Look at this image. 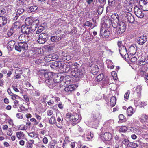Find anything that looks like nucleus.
<instances>
[{
  "instance_id": "1",
  "label": "nucleus",
  "mask_w": 148,
  "mask_h": 148,
  "mask_svg": "<svg viewBox=\"0 0 148 148\" xmlns=\"http://www.w3.org/2000/svg\"><path fill=\"white\" fill-rule=\"evenodd\" d=\"M92 124L95 125L94 127L98 126L99 124V120L101 119V114L98 110L94 111L92 112Z\"/></svg>"
},
{
  "instance_id": "2",
  "label": "nucleus",
  "mask_w": 148,
  "mask_h": 148,
  "mask_svg": "<svg viewBox=\"0 0 148 148\" xmlns=\"http://www.w3.org/2000/svg\"><path fill=\"white\" fill-rule=\"evenodd\" d=\"M126 25L125 23L122 21H118V26L117 29L115 31V36L121 35L125 31Z\"/></svg>"
},
{
  "instance_id": "3",
  "label": "nucleus",
  "mask_w": 148,
  "mask_h": 148,
  "mask_svg": "<svg viewBox=\"0 0 148 148\" xmlns=\"http://www.w3.org/2000/svg\"><path fill=\"white\" fill-rule=\"evenodd\" d=\"M60 76L57 75V77L54 78L50 80H45V82L49 88H53L57 85L58 83L60 81Z\"/></svg>"
},
{
  "instance_id": "4",
  "label": "nucleus",
  "mask_w": 148,
  "mask_h": 148,
  "mask_svg": "<svg viewBox=\"0 0 148 148\" xmlns=\"http://www.w3.org/2000/svg\"><path fill=\"white\" fill-rule=\"evenodd\" d=\"M84 69L82 67H80L79 69L75 68L73 71V76L76 78L82 77L85 73Z\"/></svg>"
},
{
  "instance_id": "5",
  "label": "nucleus",
  "mask_w": 148,
  "mask_h": 148,
  "mask_svg": "<svg viewBox=\"0 0 148 148\" xmlns=\"http://www.w3.org/2000/svg\"><path fill=\"white\" fill-rule=\"evenodd\" d=\"M27 42H18V45L15 46V49L19 52H21V50L24 51L27 50L28 46Z\"/></svg>"
},
{
  "instance_id": "6",
  "label": "nucleus",
  "mask_w": 148,
  "mask_h": 148,
  "mask_svg": "<svg viewBox=\"0 0 148 148\" xmlns=\"http://www.w3.org/2000/svg\"><path fill=\"white\" fill-rule=\"evenodd\" d=\"M48 39V34L47 33H42L38 35L37 42L41 44L45 43Z\"/></svg>"
},
{
  "instance_id": "7",
  "label": "nucleus",
  "mask_w": 148,
  "mask_h": 148,
  "mask_svg": "<svg viewBox=\"0 0 148 148\" xmlns=\"http://www.w3.org/2000/svg\"><path fill=\"white\" fill-rule=\"evenodd\" d=\"M21 32L23 33L28 35L33 32V30L31 26L29 25H22L21 27Z\"/></svg>"
},
{
  "instance_id": "8",
  "label": "nucleus",
  "mask_w": 148,
  "mask_h": 148,
  "mask_svg": "<svg viewBox=\"0 0 148 148\" xmlns=\"http://www.w3.org/2000/svg\"><path fill=\"white\" fill-rule=\"evenodd\" d=\"M134 10V13L137 17L141 18L143 17L144 15L142 11L138 6H135Z\"/></svg>"
},
{
  "instance_id": "9",
  "label": "nucleus",
  "mask_w": 148,
  "mask_h": 148,
  "mask_svg": "<svg viewBox=\"0 0 148 148\" xmlns=\"http://www.w3.org/2000/svg\"><path fill=\"white\" fill-rule=\"evenodd\" d=\"M119 51L120 55L125 59H126L129 58V55L127 53L125 47H123V48L119 49Z\"/></svg>"
},
{
  "instance_id": "10",
  "label": "nucleus",
  "mask_w": 148,
  "mask_h": 148,
  "mask_svg": "<svg viewBox=\"0 0 148 148\" xmlns=\"http://www.w3.org/2000/svg\"><path fill=\"white\" fill-rule=\"evenodd\" d=\"M31 38L29 35L23 33L21 34L18 37L20 41H22L24 42H28L31 39Z\"/></svg>"
},
{
  "instance_id": "11",
  "label": "nucleus",
  "mask_w": 148,
  "mask_h": 148,
  "mask_svg": "<svg viewBox=\"0 0 148 148\" xmlns=\"http://www.w3.org/2000/svg\"><path fill=\"white\" fill-rule=\"evenodd\" d=\"M71 119L73 122H76L77 123H78L80 121L81 117L80 115L73 112L71 116Z\"/></svg>"
},
{
  "instance_id": "12",
  "label": "nucleus",
  "mask_w": 148,
  "mask_h": 148,
  "mask_svg": "<svg viewBox=\"0 0 148 148\" xmlns=\"http://www.w3.org/2000/svg\"><path fill=\"white\" fill-rule=\"evenodd\" d=\"M139 3L141 8L144 11H148V2L142 0H140Z\"/></svg>"
},
{
  "instance_id": "13",
  "label": "nucleus",
  "mask_w": 148,
  "mask_h": 148,
  "mask_svg": "<svg viewBox=\"0 0 148 148\" xmlns=\"http://www.w3.org/2000/svg\"><path fill=\"white\" fill-rule=\"evenodd\" d=\"M110 32L108 30H106L105 28L102 27L100 29V34L101 35L105 38H108L110 35Z\"/></svg>"
},
{
  "instance_id": "14",
  "label": "nucleus",
  "mask_w": 148,
  "mask_h": 148,
  "mask_svg": "<svg viewBox=\"0 0 148 148\" xmlns=\"http://www.w3.org/2000/svg\"><path fill=\"white\" fill-rule=\"evenodd\" d=\"M123 15L127 18L128 21L130 23H133L134 19V17L129 12H126L125 11H123Z\"/></svg>"
},
{
  "instance_id": "15",
  "label": "nucleus",
  "mask_w": 148,
  "mask_h": 148,
  "mask_svg": "<svg viewBox=\"0 0 148 148\" xmlns=\"http://www.w3.org/2000/svg\"><path fill=\"white\" fill-rule=\"evenodd\" d=\"M112 134L109 132H106L101 136V138L103 141H109L112 139Z\"/></svg>"
},
{
  "instance_id": "16",
  "label": "nucleus",
  "mask_w": 148,
  "mask_h": 148,
  "mask_svg": "<svg viewBox=\"0 0 148 148\" xmlns=\"http://www.w3.org/2000/svg\"><path fill=\"white\" fill-rule=\"evenodd\" d=\"M61 64L60 69H63V70H64L66 72L69 71L70 68V66L69 63H65L61 62Z\"/></svg>"
},
{
  "instance_id": "17",
  "label": "nucleus",
  "mask_w": 148,
  "mask_h": 148,
  "mask_svg": "<svg viewBox=\"0 0 148 148\" xmlns=\"http://www.w3.org/2000/svg\"><path fill=\"white\" fill-rule=\"evenodd\" d=\"M17 71L21 72V73L23 74V75L24 77H29L30 75V70L28 69L24 68L19 70L17 69Z\"/></svg>"
},
{
  "instance_id": "18",
  "label": "nucleus",
  "mask_w": 148,
  "mask_h": 148,
  "mask_svg": "<svg viewBox=\"0 0 148 148\" xmlns=\"http://www.w3.org/2000/svg\"><path fill=\"white\" fill-rule=\"evenodd\" d=\"M61 62H53L50 65V67L54 69H56L58 68L60 69L61 66Z\"/></svg>"
},
{
  "instance_id": "19",
  "label": "nucleus",
  "mask_w": 148,
  "mask_h": 148,
  "mask_svg": "<svg viewBox=\"0 0 148 148\" xmlns=\"http://www.w3.org/2000/svg\"><path fill=\"white\" fill-rule=\"evenodd\" d=\"M147 39L146 36H141L138 39L137 42L140 45H142L146 42Z\"/></svg>"
},
{
  "instance_id": "20",
  "label": "nucleus",
  "mask_w": 148,
  "mask_h": 148,
  "mask_svg": "<svg viewBox=\"0 0 148 148\" xmlns=\"http://www.w3.org/2000/svg\"><path fill=\"white\" fill-rule=\"evenodd\" d=\"M7 19L5 16H0V27H2L7 23Z\"/></svg>"
},
{
  "instance_id": "21",
  "label": "nucleus",
  "mask_w": 148,
  "mask_h": 148,
  "mask_svg": "<svg viewBox=\"0 0 148 148\" xmlns=\"http://www.w3.org/2000/svg\"><path fill=\"white\" fill-rule=\"evenodd\" d=\"M24 8L19 7L18 9L17 12V14L16 16H15L14 18V20H16L20 15L22 14L24 11Z\"/></svg>"
},
{
  "instance_id": "22",
  "label": "nucleus",
  "mask_w": 148,
  "mask_h": 148,
  "mask_svg": "<svg viewBox=\"0 0 148 148\" xmlns=\"http://www.w3.org/2000/svg\"><path fill=\"white\" fill-rule=\"evenodd\" d=\"M75 88V86L74 85H70L66 87L64 90L67 92L69 93L73 91Z\"/></svg>"
},
{
  "instance_id": "23",
  "label": "nucleus",
  "mask_w": 148,
  "mask_h": 148,
  "mask_svg": "<svg viewBox=\"0 0 148 148\" xmlns=\"http://www.w3.org/2000/svg\"><path fill=\"white\" fill-rule=\"evenodd\" d=\"M137 49V47L136 45H132L129 49V50L130 52V53L132 55H134L136 52Z\"/></svg>"
},
{
  "instance_id": "24",
  "label": "nucleus",
  "mask_w": 148,
  "mask_h": 148,
  "mask_svg": "<svg viewBox=\"0 0 148 148\" xmlns=\"http://www.w3.org/2000/svg\"><path fill=\"white\" fill-rule=\"evenodd\" d=\"M63 37V36L61 35L58 36H53L51 37V40L52 42H57L61 40Z\"/></svg>"
},
{
  "instance_id": "25",
  "label": "nucleus",
  "mask_w": 148,
  "mask_h": 148,
  "mask_svg": "<svg viewBox=\"0 0 148 148\" xmlns=\"http://www.w3.org/2000/svg\"><path fill=\"white\" fill-rule=\"evenodd\" d=\"M24 1L22 0H18L17 1V5L19 7L24 8L25 7L26 4L24 2Z\"/></svg>"
},
{
  "instance_id": "26",
  "label": "nucleus",
  "mask_w": 148,
  "mask_h": 148,
  "mask_svg": "<svg viewBox=\"0 0 148 148\" xmlns=\"http://www.w3.org/2000/svg\"><path fill=\"white\" fill-rule=\"evenodd\" d=\"M16 135L19 139H22L25 138V135L21 131L16 132Z\"/></svg>"
},
{
  "instance_id": "27",
  "label": "nucleus",
  "mask_w": 148,
  "mask_h": 148,
  "mask_svg": "<svg viewBox=\"0 0 148 148\" xmlns=\"http://www.w3.org/2000/svg\"><path fill=\"white\" fill-rule=\"evenodd\" d=\"M60 79H61V78H60ZM66 77H65L64 79H62V80L60 79V81L58 83L57 85H58L60 87H61L64 86L66 84Z\"/></svg>"
},
{
  "instance_id": "28",
  "label": "nucleus",
  "mask_w": 148,
  "mask_h": 148,
  "mask_svg": "<svg viewBox=\"0 0 148 148\" xmlns=\"http://www.w3.org/2000/svg\"><path fill=\"white\" fill-rule=\"evenodd\" d=\"M82 26L84 27L86 26L88 27H90L91 29L94 27V26H92V23L88 21H86L84 23L83 25Z\"/></svg>"
},
{
  "instance_id": "29",
  "label": "nucleus",
  "mask_w": 148,
  "mask_h": 148,
  "mask_svg": "<svg viewBox=\"0 0 148 148\" xmlns=\"http://www.w3.org/2000/svg\"><path fill=\"white\" fill-rule=\"evenodd\" d=\"M70 142L69 138L68 137H66L64 141L62 146L63 148H66V146Z\"/></svg>"
},
{
  "instance_id": "30",
  "label": "nucleus",
  "mask_w": 148,
  "mask_h": 148,
  "mask_svg": "<svg viewBox=\"0 0 148 148\" xmlns=\"http://www.w3.org/2000/svg\"><path fill=\"white\" fill-rule=\"evenodd\" d=\"M116 102V97L115 96L112 97L110 99V104L111 106H114Z\"/></svg>"
},
{
  "instance_id": "31",
  "label": "nucleus",
  "mask_w": 148,
  "mask_h": 148,
  "mask_svg": "<svg viewBox=\"0 0 148 148\" xmlns=\"http://www.w3.org/2000/svg\"><path fill=\"white\" fill-rule=\"evenodd\" d=\"M122 8V6L120 4H119L116 7V11L119 12L120 14L121 13V14L123 15V11H124V10H123Z\"/></svg>"
},
{
  "instance_id": "32",
  "label": "nucleus",
  "mask_w": 148,
  "mask_h": 148,
  "mask_svg": "<svg viewBox=\"0 0 148 148\" xmlns=\"http://www.w3.org/2000/svg\"><path fill=\"white\" fill-rule=\"evenodd\" d=\"M61 58L62 60L63 61H68L71 59V57L69 55H62V58Z\"/></svg>"
},
{
  "instance_id": "33",
  "label": "nucleus",
  "mask_w": 148,
  "mask_h": 148,
  "mask_svg": "<svg viewBox=\"0 0 148 148\" xmlns=\"http://www.w3.org/2000/svg\"><path fill=\"white\" fill-rule=\"evenodd\" d=\"M138 146V145L137 143L133 142L129 143L127 145V146L128 147H131L133 148H136Z\"/></svg>"
},
{
  "instance_id": "34",
  "label": "nucleus",
  "mask_w": 148,
  "mask_h": 148,
  "mask_svg": "<svg viewBox=\"0 0 148 148\" xmlns=\"http://www.w3.org/2000/svg\"><path fill=\"white\" fill-rule=\"evenodd\" d=\"M127 114L128 116H131L133 113V110L132 107H129L127 110Z\"/></svg>"
},
{
  "instance_id": "35",
  "label": "nucleus",
  "mask_w": 148,
  "mask_h": 148,
  "mask_svg": "<svg viewBox=\"0 0 148 148\" xmlns=\"http://www.w3.org/2000/svg\"><path fill=\"white\" fill-rule=\"evenodd\" d=\"M91 70L92 73H97L99 71V69L97 65H94L93 67H91Z\"/></svg>"
},
{
  "instance_id": "36",
  "label": "nucleus",
  "mask_w": 148,
  "mask_h": 148,
  "mask_svg": "<svg viewBox=\"0 0 148 148\" xmlns=\"http://www.w3.org/2000/svg\"><path fill=\"white\" fill-rule=\"evenodd\" d=\"M136 103L137 106L140 107H143L146 105V103L145 102L141 101L140 100H138L136 102Z\"/></svg>"
},
{
  "instance_id": "37",
  "label": "nucleus",
  "mask_w": 148,
  "mask_h": 148,
  "mask_svg": "<svg viewBox=\"0 0 148 148\" xmlns=\"http://www.w3.org/2000/svg\"><path fill=\"white\" fill-rule=\"evenodd\" d=\"M148 63V62L145 58V59L142 60H141L139 61V63L138 64L139 65L141 66V65H144Z\"/></svg>"
},
{
  "instance_id": "38",
  "label": "nucleus",
  "mask_w": 148,
  "mask_h": 148,
  "mask_svg": "<svg viewBox=\"0 0 148 148\" xmlns=\"http://www.w3.org/2000/svg\"><path fill=\"white\" fill-rule=\"evenodd\" d=\"M38 7L36 5L31 6L29 8V10L30 12H34L37 10L38 9Z\"/></svg>"
},
{
  "instance_id": "39",
  "label": "nucleus",
  "mask_w": 148,
  "mask_h": 148,
  "mask_svg": "<svg viewBox=\"0 0 148 148\" xmlns=\"http://www.w3.org/2000/svg\"><path fill=\"white\" fill-rule=\"evenodd\" d=\"M53 75V73L51 72H49L45 73L44 74V77L45 78H48L52 77Z\"/></svg>"
},
{
  "instance_id": "40",
  "label": "nucleus",
  "mask_w": 148,
  "mask_h": 148,
  "mask_svg": "<svg viewBox=\"0 0 148 148\" xmlns=\"http://www.w3.org/2000/svg\"><path fill=\"white\" fill-rule=\"evenodd\" d=\"M28 135L31 137L33 138H36L38 137L37 134L35 132L29 133L28 134Z\"/></svg>"
},
{
  "instance_id": "41",
  "label": "nucleus",
  "mask_w": 148,
  "mask_h": 148,
  "mask_svg": "<svg viewBox=\"0 0 148 148\" xmlns=\"http://www.w3.org/2000/svg\"><path fill=\"white\" fill-rule=\"evenodd\" d=\"M33 21L32 20L31 18H27L25 20V22L26 25H30L32 24V22Z\"/></svg>"
},
{
  "instance_id": "42",
  "label": "nucleus",
  "mask_w": 148,
  "mask_h": 148,
  "mask_svg": "<svg viewBox=\"0 0 148 148\" xmlns=\"http://www.w3.org/2000/svg\"><path fill=\"white\" fill-rule=\"evenodd\" d=\"M141 86L140 85H138L136 87L134 92L137 94H140L141 92Z\"/></svg>"
},
{
  "instance_id": "43",
  "label": "nucleus",
  "mask_w": 148,
  "mask_h": 148,
  "mask_svg": "<svg viewBox=\"0 0 148 148\" xmlns=\"http://www.w3.org/2000/svg\"><path fill=\"white\" fill-rule=\"evenodd\" d=\"M51 54L49 55L44 57V60L45 61L47 62H49L51 61H52V59L51 58Z\"/></svg>"
},
{
  "instance_id": "44",
  "label": "nucleus",
  "mask_w": 148,
  "mask_h": 148,
  "mask_svg": "<svg viewBox=\"0 0 148 148\" xmlns=\"http://www.w3.org/2000/svg\"><path fill=\"white\" fill-rule=\"evenodd\" d=\"M120 17L117 14H114L112 15L111 18H112L114 20H117L118 21H119V18Z\"/></svg>"
},
{
  "instance_id": "45",
  "label": "nucleus",
  "mask_w": 148,
  "mask_h": 148,
  "mask_svg": "<svg viewBox=\"0 0 148 148\" xmlns=\"http://www.w3.org/2000/svg\"><path fill=\"white\" fill-rule=\"evenodd\" d=\"M103 77V74H101L97 77L96 80L97 82H100L102 80Z\"/></svg>"
},
{
  "instance_id": "46",
  "label": "nucleus",
  "mask_w": 148,
  "mask_h": 148,
  "mask_svg": "<svg viewBox=\"0 0 148 148\" xmlns=\"http://www.w3.org/2000/svg\"><path fill=\"white\" fill-rule=\"evenodd\" d=\"M49 122L51 124H55L56 123L55 118L54 117H51L50 119Z\"/></svg>"
},
{
  "instance_id": "47",
  "label": "nucleus",
  "mask_w": 148,
  "mask_h": 148,
  "mask_svg": "<svg viewBox=\"0 0 148 148\" xmlns=\"http://www.w3.org/2000/svg\"><path fill=\"white\" fill-rule=\"evenodd\" d=\"M44 29L45 28L43 26H39L38 28V30L36 31V34H38L41 33Z\"/></svg>"
},
{
  "instance_id": "48",
  "label": "nucleus",
  "mask_w": 148,
  "mask_h": 148,
  "mask_svg": "<svg viewBox=\"0 0 148 148\" xmlns=\"http://www.w3.org/2000/svg\"><path fill=\"white\" fill-rule=\"evenodd\" d=\"M103 8L102 6H98L97 12L99 14H101L103 12Z\"/></svg>"
},
{
  "instance_id": "49",
  "label": "nucleus",
  "mask_w": 148,
  "mask_h": 148,
  "mask_svg": "<svg viewBox=\"0 0 148 148\" xmlns=\"http://www.w3.org/2000/svg\"><path fill=\"white\" fill-rule=\"evenodd\" d=\"M132 6L131 4H129L126 6V10L129 11L131 12L132 10Z\"/></svg>"
},
{
  "instance_id": "50",
  "label": "nucleus",
  "mask_w": 148,
  "mask_h": 148,
  "mask_svg": "<svg viewBox=\"0 0 148 148\" xmlns=\"http://www.w3.org/2000/svg\"><path fill=\"white\" fill-rule=\"evenodd\" d=\"M127 130V128L126 126H122L119 129V131L120 132H125Z\"/></svg>"
},
{
  "instance_id": "51",
  "label": "nucleus",
  "mask_w": 148,
  "mask_h": 148,
  "mask_svg": "<svg viewBox=\"0 0 148 148\" xmlns=\"http://www.w3.org/2000/svg\"><path fill=\"white\" fill-rule=\"evenodd\" d=\"M121 141L123 144L126 145H127L128 143H129V140L127 138H123L121 139Z\"/></svg>"
},
{
  "instance_id": "52",
  "label": "nucleus",
  "mask_w": 148,
  "mask_h": 148,
  "mask_svg": "<svg viewBox=\"0 0 148 148\" xmlns=\"http://www.w3.org/2000/svg\"><path fill=\"white\" fill-rule=\"evenodd\" d=\"M55 48V44L54 43H52L48 45V48L49 50H53Z\"/></svg>"
},
{
  "instance_id": "53",
  "label": "nucleus",
  "mask_w": 148,
  "mask_h": 148,
  "mask_svg": "<svg viewBox=\"0 0 148 148\" xmlns=\"http://www.w3.org/2000/svg\"><path fill=\"white\" fill-rule=\"evenodd\" d=\"M94 134L92 133L91 132H90V134L87 136L86 138L88 140H91L93 138Z\"/></svg>"
},
{
  "instance_id": "54",
  "label": "nucleus",
  "mask_w": 148,
  "mask_h": 148,
  "mask_svg": "<svg viewBox=\"0 0 148 148\" xmlns=\"http://www.w3.org/2000/svg\"><path fill=\"white\" fill-rule=\"evenodd\" d=\"M51 4L53 7L59 6L58 1H52L51 2Z\"/></svg>"
},
{
  "instance_id": "55",
  "label": "nucleus",
  "mask_w": 148,
  "mask_h": 148,
  "mask_svg": "<svg viewBox=\"0 0 148 148\" xmlns=\"http://www.w3.org/2000/svg\"><path fill=\"white\" fill-rule=\"evenodd\" d=\"M115 0H109L108 4L109 5L113 6L114 5L115 3Z\"/></svg>"
},
{
  "instance_id": "56",
  "label": "nucleus",
  "mask_w": 148,
  "mask_h": 148,
  "mask_svg": "<svg viewBox=\"0 0 148 148\" xmlns=\"http://www.w3.org/2000/svg\"><path fill=\"white\" fill-rule=\"evenodd\" d=\"M140 73L141 74H143V75H145V77L144 78L145 79L148 80V73L146 74V72L143 71H141Z\"/></svg>"
},
{
  "instance_id": "57",
  "label": "nucleus",
  "mask_w": 148,
  "mask_h": 148,
  "mask_svg": "<svg viewBox=\"0 0 148 148\" xmlns=\"http://www.w3.org/2000/svg\"><path fill=\"white\" fill-rule=\"evenodd\" d=\"M34 95L36 97H40V93L39 90L35 89L34 90Z\"/></svg>"
},
{
  "instance_id": "58",
  "label": "nucleus",
  "mask_w": 148,
  "mask_h": 148,
  "mask_svg": "<svg viewBox=\"0 0 148 148\" xmlns=\"http://www.w3.org/2000/svg\"><path fill=\"white\" fill-rule=\"evenodd\" d=\"M117 45L119 49L123 48V47H125L122 43V41H119L117 43Z\"/></svg>"
},
{
  "instance_id": "59",
  "label": "nucleus",
  "mask_w": 148,
  "mask_h": 148,
  "mask_svg": "<svg viewBox=\"0 0 148 148\" xmlns=\"http://www.w3.org/2000/svg\"><path fill=\"white\" fill-rule=\"evenodd\" d=\"M39 23V21L38 19H35L33 20L32 24L33 25H35V27H36V26L38 25Z\"/></svg>"
},
{
  "instance_id": "60",
  "label": "nucleus",
  "mask_w": 148,
  "mask_h": 148,
  "mask_svg": "<svg viewBox=\"0 0 148 148\" xmlns=\"http://www.w3.org/2000/svg\"><path fill=\"white\" fill-rule=\"evenodd\" d=\"M51 55V57L52 59V61H54L58 59V56L55 54H53Z\"/></svg>"
},
{
  "instance_id": "61",
  "label": "nucleus",
  "mask_w": 148,
  "mask_h": 148,
  "mask_svg": "<svg viewBox=\"0 0 148 148\" xmlns=\"http://www.w3.org/2000/svg\"><path fill=\"white\" fill-rule=\"evenodd\" d=\"M130 93V91L128 90L127 92H126L124 95V97L125 98L128 99L129 97V95Z\"/></svg>"
},
{
  "instance_id": "62",
  "label": "nucleus",
  "mask_w": 148,
  "mask_h": 148,
  "mask_svg": "<svg viewBox=\"0 0 148 148\" xmlns=\"http://www.w3.org/2000/svg\"><path fill=\"white\" fill-rule=\"evenodd\" d=\"M48 146V148H55V145L52 142H50L49 143Z\"/></svg>"
},
{
  "instance_id": "63",
  "label": "nucleus",
  "mask_w": 148,
  "mask_h": 148,
  "mask_svg": "<svg viewBox=\"0 0 148 148\" xmlns=\"http://www.w3.org/2000/svg\"><path fill=\"white\" fill-rule=\"evenodd\" d=\"M47 104L49 106H51L54 104V101L53 99H50L49 101L47 102Z\"/></svg>"
},
{
  "instance_id": "64",
  "label": "nucleus",
  "mask_w": 148,
  "mask_h": 148,
  "mask_svg": "<svg viewBox=\"0 0 148 148\" xmlns=\"http://www.w3.org/2000/svg\"><path fill=\"white\" fill-rule=\"evenodd\" d=\"M42 59L40 58L37 60L35 62V63L36 64H39L40 63H42Z\"/></svg>"
}]
</instances>
